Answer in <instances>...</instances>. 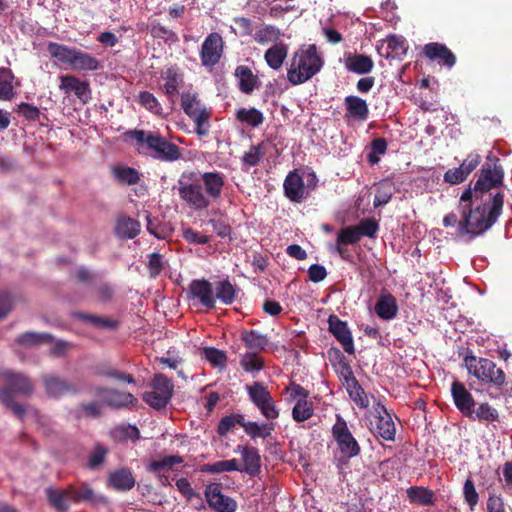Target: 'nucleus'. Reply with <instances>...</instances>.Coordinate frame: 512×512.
Listing matches in <instances>:
<instances>
[{"mask_svg":"<svg viewBox=\"0 0 512 512\" xmlns=\"http://www.w3.org/2000/svg\"><path fill=\"white\" fill-rule=\"evenodd\" d=\"M495 161L498 162L499 160L496 158ZM503 177V169L497 163L494 164L493 168L488 164L482 167L473 189H466L460 197L461 220L458 224H494L497 221L504 204L502 193H496L489 202L478 205L475 209H472V197L473 194L477 196L501 186Z\"/></svg>","mask_w":512,"mask_h":512,"instance_id":"f257e3e1","label":"nucleus"},{"mask_svg":"<svg viewBox=\"0 0 512 512\" xmlns=\"http://www.w3.org/2000/svg\"><path fill=\"white\" fill-rule=\"evenodd\" d=\"M127 135L137 142L139 150L142 149L155 160L174 162L182 157L180 147L159 132L134 129L128 131Z\"/></svg>","mask_w":512,"mask_h":512,"instance_id":"f03ea898","label":"nucleus"},{"mask_svg":"<svg viewBox=\"0 0 512 512\" xmlns=\"http://www.w3.org/2000/svg\"><path fill=\"white\" fill-rule=\"evenodd\" d=\"M323 66V60L317 53L316 45L297 51L287 71V78L293 85L302 84L316 75Z\"/></svg>","mask_w":512,"mask_h":512,"instance_id":"7ed1b4c3","label":"nucleus"},{"mask_svg":"<svg viewBox=\"0 0 512 512\" xmlns=\"http://www.w3.org/2000/svg\"><path fill=\"white\" fill-rule=\"evenodd\" d=\"M465 365L468 373L477 378L482 384L488 385V395L491 399H496L490 389H500L506 384L505 372L497 367L496 363L488 358L476 357L474 355L466 356Z\"/></svg>","mask_w":512,"mask_h":512,"instance_id":"20e7f679","label":"nucleus"},{"mask_svg":"<svg viewBox=\"0 0 512 512\" xmlns=\"http://www.w3.org/2000/svg\"><path fill=\"white\" fill-rule=\"evenodd\" d=\"M246 391L251 402L267 420H275L279 417V409L271 393L262 382H254L252 385H247Z\"/></svg>","mask_w":512,"mask_h":512,"instance_id":"39448f33","label":"nucleus"},{"mask_svg":"<svg viewBox=\"0 0 512 512\" xmlns=\"http://www.w3.org/2000/svg\"><path fill=\"white\" fill-rule=\"evenodd\" d=\"M332 436L343 456L350 459L360 454L361 448L348 428L347 422L336 415V422L332 427Z\"/></svg>","mask_w":512,"mask_h":512,"instance_id":"423d86ee","label":"nucleus"},{"mask_svg":"<svg viewBox=\"0 0 512 512\" xmlns=\"http://www.w3.org/2000/svg\"><path fill=\"white\" fill-rule=\"evenodd\" d=\"M184 176L179 180L178 194L190 207L195 210L208 208L209 198L204 194L203 187L199 179L189 183L184 180Z\"/></svg>","mask_w":512,"mask_h":512,"instance_id":"0eeeda50","label":"nucleus"},{"mask_svg":"<svg viewBox=\"0 0 512 512\" xmlns=\"http://www.w3.org/2000/svg\"><path fill=\"white\" fill-rule=\"evenodd\" d=\"M223 52L224 41L222 36L217 32L208 34L201 45V64L204 67H214L220 62Z\"/></svg>","mask_w":512,"mask_h":512,"instance_id":"6e6552de","label":"nucleus"},{"mask_svg":"<svg viewBox=\"0 0 512 512\" xmlns=\"http://www.w3.org/2000/svg\"><path fill=\"white\" fill-rule=\"evenodd\" d=\"M41 383L45 395L50 399H60L66 394H77L78 388L66 379L54 374H44L41 376Z\"/></svg>","mask_w":512,"mask_h":512,"instance_id":"1a4fd4ad","label":"nucleus"},{"mask_svg":"<svg viewBox=\"0 0 512 512\" xmlns=\"http://www.w3.org/2000/svg\"><path fill=\"white\" fill-rule=\"evenodd\" d=\"M69 500L73 503L107 504V498L98 494L87 482L68 485Z\"/></svg>","mask_w":512,"mask_h":512,"instance_id":"9d476101","label":"nucleus"},{"mask_svg":"<svg viewBox=\"0 0 512 512\" xmlns=\"http://www.w3.org/2000/svg\"><path fill=\"white\" fill-rule=\"evenodd\" d=\"M205 497L209 506L216 512H235L237 502L221 492L220 484L213 483L206 487Z\"/></svg>","mask_w":512,"mask_h":512,"instance_id":"9b49d317","label":"nucleus"},{"mask_svg":"<svg viewBox=\"0 0 512 512\" xmlns=\"http://www.w3.org/2000/svg\"><path fill=\"white\" fill-rule=\"evenodd\" d=\"M329 331L342 345L343 350L352 355L355 352L353 337L347 322L342 321L337 315H330L328 318Z\"/></svg>","mask_w":512,"mask_h":512,"instance_id":"f8f14e48","label":"nucleus"},{"mask_svg":"<svg viewBox=\"0 0 512 512\" xmlns=\"http://www.w3.org/2000/svg\"><path fill=\"white\" fill-rule=\"evenodd\" d=\"M60 90L65 94L73 93L83 104L91 99V89L87 81H81L74 75H63L60 77Z\"/></svg>","mask_w":512,"mask_h":512,"instance_id":"ddd939ff","label":"nucleus"},{"mask_svg":"<svg viewBox=\"0 0 512 512\" xmlns=\"http://www.w3.org/2000/svg\"><path fill=\"white\" fill-rule=\"evenodd\" d=\"M190 297L198 299L206 308L215 307V298L213 295L212 284L205 279H195L191 281L188 289Z\"/></svg>","mask_w":512,"mask_h":512,"instance_id":"4468645a","label":"nucleus"},{"mask_svg":"<svg viewBox=\"0 0 512 512\" xmlns=\"http://www.w3.org/2000/svg\"><path fill=\"white\" fill-rule=\"evenodd\" d=\"M283 188L285 196L293 202H301L306 197L303 178L297 170L290 171L286 176Z\"/></svg>","mask_w":512,"mask_h":512,"instance_id":"2eb2a0df","label":"nucleus"},{"mask_svg":"<svg viewBox=\"0 0 512 512\" xmlns=\"http://www.w3.org/2000/svg\"><path fill=\"white\" fill-rule=\"evenodd\" d=\"M451 393L457 409L468 417L476 405L472 394L465 388L464 384L454 381L451 385Z\"/></svg>","mask_w":512,"mask_h":512,"instance_id":"dca6fc26","label":"nucleus"},{"mask_svg":"<svg viewBox=\"0 0 512 512\" xmlns=\"http://www.w3.org/2000/svg\"><path fill=\"white\" fill-rule=\"evenodd\" d=\"M236 451L241 454L244 464L240 471H244L250 476H257L261 470V457L258 449L251 445H238Z\"/></svg>","mask_w":512,"mask_h":512,"instance_id":"f3484780","label":"nucleus"},{"mask_svg":"<svg viewBox=\"0 0 512 512\" xmlns=\"http://www.w3.org/2000/svg\"><path fill=\"white\" fill-rule=\"evenodd\" d=\"M161 77L164 80L162 90L173 104L179 93V87L183 83V74L177 66H171L162 73Z\"/></svg>","mask_w":512,"mask_h":512,"instance_id":"a211bd4d","label":"nucleus"},{"mask_svg":"<svg viewBox=\"0 0 512 512\" xmlns=\"http://www.w3.org/2000/svg\"><path fill=\"white\" fill-rule=\"evenodd\" d=\"M344 66L350 72L363 75L373 70L374 62L368 55L346 52L344 53Z\"/></svg>","mask_w":512,"mask_h":512,"instance_id":"6ab92c4d","label":"nucleus"},{"mask_svg":"<svg viewBox=\"0 0 512 512\" xmlns=\"http://www.w3.org/2000/svg\"><path fill=\"white\" fill-rule=\"evenodd\" d=\"M375 411L378 414L375 428L376 433L384 440L393 441L396 434V427L391 415L381 403H377Z\"/></svg>","mask_w":512,"mask_h":512,"instance_id":"aec40b11","label":"nucleus"},{"mask_svg":"<svg viewBox=\"0 0 512 512\" xmlns=\"http://www.w3.org/2000/svg\"><path fill=\"white\" fill-rule=\"evenodd\" d=\"M424 55L430 60H439L445 66L451 68L456 63V57L450 49L444 44L431 42L424 46Z\"/></svg>","mask_w":512,"mask_h":512,"instance_id":"412c9836","label":"nucleus"},{"mask_svg":"<svg viewBox=\"0 0 512 512\" xmlns=\"http://www.w3.org/2000/svg\"><path fill=\"white\" fill-rule=\"evenodd\" d=\"M4 377L8 383L7 388H10L12 394L13 392L19 393L24 396H29L33 394L34 384L27 375L23 373H16L13 371H6L4 373Z\"/></svg>","mask_w":512,"mask_h":512,"instance_id":"4be33fe9","label":"nucleus"},{"mask_svg":"<svg viewBox=\"0 0 512 512\" xmlns=\"http://www.w3.org/2000/svg\"><path fill=\"white\" fill-rule=\"evenodd\" d=\"M107 483L114 490L128 491L134 487L135 478L129 468H121L109 474Z\"/></svg>","mask_w":512,"mask_h":512,"instance_id":"5701e85b","label":"nucleus"},{"mask_svg":"<svg viewBox=\"0 0 512 512\" xmlns=\"http://www.w3.org/2000/svg\"><path fill=\"white\" fill-rule=\"evenodd\" d=\"M344 104L346 117H351L358 121H366L368 119L369 107L366 100L355 95H349L345 97Z\"/></svg>","mask_w":512,"mask_h":512,"instance_id":"b1692460","label":"nucleus"},{"mask_svg":"<svg viewBox=\"0 0 512 512\" xmlns=\"http://www.w3.org/2000/svg\"><path fill=\"white\" fill-rule=\"evenodd\" d=\"M19 85L20 83L9 68L0 67V101L13 100Z\"/></svg>","mask_w":512,"mask_h":512,"instance_id":"393cba45","label":"nucleus"},{"mask_svg":"<svg viewBox=\"0 0 512 512\" xmlns=\"http://www.w3.org/2000/svg\"><path fill=\"white\" fill-rule=\"evenodd\" d=\"M398 310L397 300L390 293L381 294L375 304V313L382 320L394 319Z\"/></svg>","mask_w":512,"mask_h":512,"instance_id":"a878e982","label":"nucleus"},{"mask_svg":"<svg viewBox=\"0 0 512 512\" xmlns=\"http://www.w3.org/2000/svg\"><path fill=\"white\" fill-rule=\"evenodd\" d=\"M203 183L208 198L218 199L224 187V176L219 172H205L201 175L200 183Z\"/></svg>","mask_w":512,"mask_h":512,"instance_id":"bb28decb","label":"nucleus"},{"mask_svg":"<svg viewBox=\"0 0 512 512\" xmlns=\"http://www.w3.org/2000/svg\"><path fill=\"white\" fill-rule=\"evenodd\" d=\"M136 403L137 399L130 392H123L113 388L110 391V395L105 397L102 401V404L113 409L133 407Z\"/></svg>","mask_w":512,"mask_h":512,"instance_id":"cd10ccee","label":"nucleus"},{"mask_svg":"<svg viewBox=\"0 0 512 512\" xmlns=\"http://www.w3.org/2000/svg\"><path fill=\"white\" fill-rule=\"evenodd\" d=\"M467 418L472 421L494 423L500 421V414L499 411L488 402H482L479 403L477 407L476 405L474 406Z\"/></svg>","mask_w":512,"mask_h":512,"instance_id":"c85d7f7f","label":"nucleus"},{"mask_svg":"<svg viewBox=\"0 0 512 512\" xmlns=\"http://www.w3.org/2000/svg\"><path fill=\"white\" fill-rule=\"evenodd\" d=\"M184 461L182 456L168 455L159 459H154L146 465V470L153 474L165 473L168 470L174 471V466L182 464Z\"/></svg>","mask_w":512,"mask_h":512,"instance_id":"c756f323","label":"nucleus"},{"mask_svg":"<svg viewBox=\"0 0 512 512\" xmlns=\"http://www.w3.org/2000/svg\"><path fill=\"white\" fill-rule=\"evenodd\" d=\"M348 385V392L352 400L361 408L369 406V400L364 389L359 385L357 379L353 376L352 371L348 368V374L345 376Z\"/></svg>","mask_w":512,"mask_h":512,"instance_id":"7c9ffc66","label":"nucleus"},{"mask_svg":"<svg viewBox=\"0 0 512 512\" xmlns=\"http://www.w3.org/2000/svg\"><path fill=\"white\" fill-rule=\"evenodd\" d=\"M287 54V45L284 43H276L265 52L264 58L270 68L278 70L282 67Z\"/></svg>","mask_w":512,"mask_h":512,"instance_id":"2f4dec72","label":"nucleus"},{"mask_svg":"<svg viewBox=\"0 0 512 512\" xmlns=\"http://www.w3.org/2000/svg\"><path fill=\"white\" fill-rule=\"evenodd\" d=\"M235 76L239 81V89L245 94H250L258 82V78L253 74L252 70L245 65L237 66Z\"/></svg>","mask_w":512,"mask_h":512,"instance_id":"473e14b6","label":"nucleus"},{"mask_svg":"<svg viewBox=\"0 0 512 512\" xmlns=\"http://www.w3.org/2000/svg\"><path fill=\"white\" fill-rule=\"evenodd\" d=\"M75 317L83 322L90 323L97 328L116 330L120 326V322L118 320L94 314L77 312L75 313Z\"/></svg>","mask_w":512,"mask_h":512,"instance_id":"72a5a7b5","label":"nucleus"},{"mask_svg":"<svg viewBox=\"0 0 512 512\" xmlns=\"http://www.w3.org/2000/svg\"><path fill=\"white\" fill-rule=\"evenodd\" d=\"M70 66L74 70L95 71L99 69L100 64L92 55L76 49Z\"/></svg>","mask_w":512,"mask_h":512,"instance_id":"f704fd0d","label":"nucleus"},{"mask_svg":"<svg viewBox=\"0 0 512 512\" xmlns=\"http://www.w3.org/2000/svg\"><path fill=\"white\" fill-rule=\"evenodd\" d=\"M46 496L48 502L52 507H54L59 512H67L69 509V496H68V486L65 489H46Z\"/></svg>","mask_w":512,"mask_h":512,"instance_id":"c9c22d12","label":"nucleus"},{"mask_svg":"<svg viewBox=\"0 0 512 512\" xmlns=\"http://www.w3.org/2000/svg\"><path fill=\"white\" fill-rule=\"evenodd\" d=\"M241 340L245 346L253 351H263L269 344L266 335L260 334L256 330H245L241 333Z\"/></svg>","mask_w":512,"mask_h":512,"instance_id":"e433bc0d","label":"nucleus"},{"mask_svg":"<svg viewBox=\"0 0 512 512\" xmlns=\"http://www.w3.org/2000/svg\"><path fill=\"white\" fill-rule=\"evenodd\" d=\"M200 356L211 364L212 367L223 370L227 366V355L224 351L215 347H202L199 349Z\"/></svg>","mask_w":512,"mask_h":512,"instance_id":"4c0bfd02","label":"nucleus"},{"mask_svg":"<svg viewBox=\"0 0 512 512\" xmlns=\"http://www.w3.org/2000/svg\"><path fill=\"white\" fill-rule=\"evenodd\" d=\"M455 232L452 233L456 241L469 243L477 236L483 235L491 226H452Z\"/></svg>","mask_w":512,"mask_h":512,"instance_id":"58836bf2","label":"nucleus"},{"mask_svg":"<svg viewBox=\"0 0 512 512\" xmlns=\"http://www.w3.org/2000/svg\"><path fill=\"white\" fill-rule=\"evenodd\" d=\"M181 107L191 119L207 109L202 105L196 93L186 92L181 95Z\"/></svg>","mask_w":512,"mask_h":512,"instance_id":"ea45409f","label":"nucleus"},{"mask_svg":"<svg viewBox=\"0 0 512 512\" xmlns=\"http://www.w3.org/2000/svg\"><path fill=\"white\" fill-rule=\"evenodd\" d=\"M407 496L411 503L419 505H433L434 492L423 486H412L407 489Z\"/></svg>","mask_w":512,"mask_h":512,"instance_id":"a19ab883","label":"nucleus"},{"mask_svg":"<svg viewBox=\"0 0 512 512\" xmlns=\"http://www.w3.org/2000/svg\"><path fill=\"white\" fill-rule=\"evenodd\" d=\"M47 51L59 62L70 66L76 49L56 42H49L47 45Z\"/></svg>","mask_w":512,"mask_h":512,"instance_id":"79ce46f5","label":"nucleus"},{"mask_svg":"<svg viewBox=\"0 0 512 512\" xmlns=\"http://www.w3.org/2000/svg\"><path fill=\"white\" fill-rule=\"evenodd\" d=\"M274 430H275V424L273 422L258 424L257 422L249 421L245 425V433L252 439L268 438L271 436V434Z\"/></svg>","mask_w":512,"mask_h":512,"instance_id":"37998d69","label":"nucleus"},{"mask_svg":"<svg viewBox=\"0 0 512 512\" xmlns=\"http://www.w3.org/2000/svg\"><path fill=\"white\" fill-rule=\"evenodd\" d=\"M395 193V186L390 181H381L375 191V196L373 200L374 207H381L386 205L392 198Z\"/></svg>","mask_w":512,"mask_h":512,"instance_id":"c03bdc74","label":"nucleus"},{"mask_svg":"<svg viewBox=\"0 0 512 512\" xmlns=\"http://www.w3.org/2000/svg\"><path fill=\"white\" fill-rule=\"evenodd\" d=\"M52 340V335L48 333L25 332L17 337L16 342L19 345L32 347L43 343H49Z\"/></svg>","mask_w":512,"mask_h":512,"instance_id":"a18cd8bd","label":"nucleus"},{"mask_svg":"<svg viewBox=\"0 0 512 512\" xmlns=\"http://www.w3.org/2000/svg\"><path fill=\"white\" fill-rule=\"evenodd\" d=\"M0 402L9 408L17 418L22 420L25 417L26 408L13 400V394L10 388L0 389Z\"/></svg>","mask_w":512,"mask_h":512,"instance_id":"49530a36","label":"nucleus"},{"mask_svg":"<svg viewBox=\"0 0 512 512\" xmlns=\"http://www.w3.org/2000/svg\"><path fill=\"white\" fill-rule=\"evenodd\" d=\"M236 118L252 127H258L264 122L263 113L256 108H240L236 113Z\"/></svg>","mask_w":512,"mask_h":512,"instance_id":"de8ad7c7","label":"nucleus"},{"mask_svg":"<svg viewBox=\"0 0 512 512\" xmlns=\"http://www.w3.org/2000/svg\"><path fill=\"white\" fill-rule=\"evenodd\" d=\"M387 57H401L406 54L407 44L403 36L390 35L387 37Z\"/></svg>","mask_w":512,"mask_h":512,"instance_id":"09e8293b","label":"nucleus"},{"mask_svg":"<svg viewBox=\"0 0 512 512\" xmlns=\"http://www.w3.org/2000/svg\"><path fill=\"white\" fill-rule=\"evenodd\" d=\"M241 467H239L237 459L230 460H221L212 464H206L202 467L203 472L207 473H222V472H231V471H240Z\"/></svg>","mask_w":512,"mask_h":512,"instance_id":"8fccbe9b","label":"nucleus"},{"mask_svg":"<svg viewBox=\"0 0 512 512\" xmlns=\"http://www.w3.org/2000/svg\"><path fill=\"white\" fill-rule=\"evenodd\" d=\"M314 409L311 402L298 399L292 409V417L296 422L308 420L313 415Z\"/></svg>","mask_w":512,"mask_h":512,"instance_id":"3c124183","label":"nucleus"},{"mask_svg":"<svg viewBox=\"0 0 512 512\" xmlns=\"http://www.w3.org/2000/svg\"><path fill=\"white\" fill-rule=\"evenodd\" d=\"M148 29L153 38L162 39L165 42L171 43H175L179 40L177 34L174 31L161 25L157 21L151 22L150 25H148Z\"/></svg>","mask_w":512,"mask_h":512,"instance_id":"603ef678","label":"nucleus"},{"mask_svg":"<svg viewBox=\"0 0 512 512\" xmlns=\"http://www.w3.org/2000/svg\"><path fill=\"white\" fill-rule=\"evenodd\" d=\"M113 174L122 184L134 185L140 180L139 172L132 167H116L113 169Z\"/></svg>","mask_w":512,"mask_h":512,"instance_id":"864d4df0","label":"nucleus"},{"mask_svg":"<svg viewBox=\"0 0 512 512\" xmlns=\"http://www.w3.org/2000/svg\"><path fill=\"white\" fill-rule=\"evenodd\" d=\"M137 101L142 107H144L148 111L156 115L162 114V106L153 93L149 91H141L138 94Z\"/></svg>","mask_w":512,"mask_h":512,"instance_id":"5fc2aeb1","label":"nucleus"},{"mask_svg":"<svg viewBox=\"0 0 512 512\" xmlns=\"http://www.w3.org/2000/svg\"><path fill=\"white\" fill-rule=\"evenodd\" d=\"M235 293V287L228 280L218 282L216 286V298L223 304H232L235 299Z\"/></svg>","mask_w":512,"mask_h":512,"instance_id":"6e6d98bb","label":"nucleus"},{"mask_svg":"<svg viewBox=\"0 0 512 512\" xmlns=\"http://www.w3.org/2000/svg\"><path fill=\"white\" fill-rule=\"evenodd\" d=\"M151 387L162 393L165 397L171 398L173 395L174 385L164 374H155L151 382Z\"/></svg>","mask_w":512,"mask_h":512,"instance_id":"4d7b16f0","label":"nucleus"},{"mask_svg":"<svg viewBox=\"0 0 512 512\" xmlns=\"http://www.w3.org/2000/svg\"><path fill=\"white\" fill-rule=\"evenodd\" d=\"M281 36L280 30L272 25H266L255 34V41L259 44L277 42Z\"/></svg>","mask_w":512,"mask_h":512,"instance_id":"13d9d810","label":"nucleus"},{"mask_svg":"<svg viewBox=\"0 0 512 512\" xmlns=\"http://www.w3.org/2000/svg\"><path fill=\"white\" fill-rule=\"evenodd\" d=\"M171 398L163 396L162 393L153 389L143 394V401L154 409H162L166 407Z\"/></svg>","mask_w":512,"mask_h":512,"instance_id":"bf43d9fd","label":"nucleus"},{"mask_svg":"<svg viewBox=\"0 0 512 512\" xmlns=\"http://www.w3.org/2000/svg\"><path fill=\"white\" fill-rule=\"evenodd\" d=\"M360 241L357 226H347L341 229L336 238V242L342 245H353Z\"/></svg>","mask_w":512,"mask_h":512,"instance_id":"052dcab7","label":"nucleus"},{"mask_svg":"<svg viewBox=\"0 0 512 512\" xmlns=\"http://www.w3.org/2000/svg\"><path fill=\"white\" fill-rule=\"evenodd\" d=\"M211 111L208 109L202 111L196 117L191 118L195 124V132L200 137H207L209 135Z\"/></svg>","mask_w":512,"mask_h":512,"instance_id":"680f3d73","label":"nucleus"},{"mask_svg":"<svg viewBox=\"0 0 512 512\" xmlns=\"http://www.w3.org/2000/svg\"><path fill=\"white\" fill-rule=\"evenodd\" d=\"M240 364L242 368L247 372L260 371L264 367V360L255 352L246 353L242 357Z\"/></svg>","mask_w":512,"mask_h":512,"instance_id":"e2e57ef3","label":"nucleus"},{"mask_svg":"<svg viewBox=\"0 0 512 512\" xmlns=\"http://www.w3.org/2000/svg\"><path fill=\"white\" fill-rule=\"evenodd\" d=\"M464 500L471 510H474L479 501V495L476 491L474 482L471 478H467L463 486Z\"/></svg>","mask_w":512,"mask_h":512,"instance_id":"0e129e2a","label":"nucleus"},{"mask_svg":"<svg viewBox=\"0 0 512 512\" xmlns=\"http://www.w3.org/2000/svg\"><path fill=\"white\" fill-rule=\"evenodd\" d=\"M107 453H108V450L104 446L97 445L94 448L91 455L89 456V459H88L89 469L95 470V469L99 468L103 464Z\"/></svg>","mask_w":512,"mask_h":512,"instance_id":"69168bd1","label":"nucleus"},{"mask_svg":"<svg viewBox=\"0 0 512 512\" xmlns=\"http://www.w3.org/2000/svg\"><path fill=\"white\" fill-rule=\"evenodd\" d=\"M102 405V403L95 401L84 402L79 405V409L85 417L97 419L102 416Z\"/></svg>","mask_w":512,"mask_h":512,"instance_id":"338daca9","label":"nucleus"},{"mask_svg":"<svg viewBox=\"0 0 512 512\" xmlns=\"http://www.w3.org/2000/svg\"><path fill=\"white\" fill-rule=\"evenodd\" d=\"M96 297L101 302H108L114 295V289L108 282H99L94 285Z\"/></svg>","mask_w":512,"mask_h":512,"instance_id":"774afa93","label":"nucleus"}]
</instances>
